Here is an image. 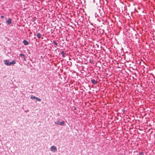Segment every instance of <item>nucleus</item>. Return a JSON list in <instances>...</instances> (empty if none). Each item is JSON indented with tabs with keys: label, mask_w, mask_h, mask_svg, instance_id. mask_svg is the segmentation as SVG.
<instances>
[{
	"label": "nucleus",
	"mask_w": 155,
	"mask_h": 155,
	"mask_svg": "<svg viewBox=\"0 0 155 155\" xmlns=\"http://www.w3.org/2000/svg\"><path fill=\"white\" fill-rule=\"evenodd\" d=\"M50 150L51 151L55 152L57 151V149L55 146H53L50 148Z\"/></svg>",
	"instance_id": "obj_1"
},
{
	"label": "nucleus",
	"mask_w": 155,
	"mask_h": 155,
	"mask_svg": "<svg viewBox=\"0 0 155 155\" xmlns=\"http://www.w3.org/2000/svg\"><path fill=\"white\" fill-rule=\"evenodd\" d=\"M5 64L7 66H9V61L7 60H4V61Z\"/></svg>",
	"instance_id": "obj_2"
},
{
	"label": "nucleus",
	"mask_w": 155,
	"mask_h": 155,
	"mask_svg": "<svg viewBox=\"0 0 155 155\" xmlns=\"http://www.w3.org/2000/svg\"><path fill=\"white\" fill-rule=\"evenodd\" d=\"M16 64V62L15 60H13L12 62H9V66H10L11 65H14Z\"/></svg>",
	"instance_id": "obj_3"
},
{
	"label": "nucleus",
	"mask_w": 155,
	"mask_h": 155,
	"mask_svg": "<svg viewBox=\"0 0 155 155\" xmlns=\"http://www.w3.org/2000/svg\"><path fill=\"white\" fill-rule=\"evenodd\" d=\"M23 43L25 45H28L29 44V43L26 40H24Z\"/></svg>",
	"instance_id": "obj_4"
},
{
	"label": "nucleus",
	"mask_w": 155,
	"mask_h": 155,
	"mask_svg": "<svg viewBox=\"0 0 155 155\" xmlns=\"http://www.w3.org/2000/svg\"><path fill=\"white\" fill-rule=\"evenodd\" d=\"M11 19L10 18H9L7 21H6V22L8 24H10L11 23Z\"/></svg>",
	"instance_id": "obj_5"
},
{
	"label": "nucleus",
	"mask_w": 155,
	"mask_h": 155,
	"mask_svg": "<svg viewBox=\"0 0 155 155\" xmlns=\"http://www.w3.org/2000/svg\"><path fill=\"white\" fill-rule=\"evenodd\" d=\"M91 82L92 83L94 84H96L97 83V81L94 79L91 80Z\"/></svg>",
	"instance_id": "obj_6"
},
{
	"label": "nucleus",
	"mask_w": 155,
	"mask_h": 155,
	"mask_svg": "<svg viewBox=\"0 0 155 155\" xmlns=\"http://www.w3.org/2000/svg\"><path fill=\"white\" fill-rule=\"evenodd\" d=\"M61 54L63 57H64L65 56V55L66 54V53L64 51H61Z\"/></svg>",
	"instance_id": "obj_7"
},
{
	"label": "nucleus",
	"mask_w": 155,
	"mask_h": 155,
	"mask_svg": "<svg viewBox=\"0 0 155 155\" xmlns=\"http://www.w3.org/2000/svg\"><path fill=\"white\" fill-rule=\"evenodd\" d=\"M41 36L42 35L40 33H38L37 35V36L38 38H40Z\"/></svg>",
	"instance_id": "obj_8"
},
{
	"label": "nucleus",
	"mask_w": 155,
	"mask_h": 155,
	"mask_svg": "<svg viewBox=\"0 0 155 155\" xmlns=\"http://www.w3.org/2000/svg\"><path fill=\"white\" fill-rule=\"evenodd\" d=\"M55 123L56 124H58V125L60 124V122L59 121H58V120L56 121L55 122Z\"/></svg>",
	"instance_id": "obj_9"
},
{
	"label": "nucleus",
	"mask_w": 155,
	"mask_h": 155,
	"mask_svg": "<svg viewBox=\"0 0 155 155\" xmlns=\"http://www.w3.org/2000/svg\"><path fill=\"white\" fill-rule=\"evenodd\" d=\"M36 99L39 102H41V99L39 98H38L37 97H36Z\"/></svg>",
	"instance_id": "obj_10"
},
{
	"label": "nucleus",
	"mask_w": 155,
	"mask_h": 155,
	"mask_svg": "<svg viewBox=\"0 0 155 155\" xmlns=\"http://www.w3.org/2000/svg\"><path fill=\"white\" fill-rule=\"evenodd\" d=\"M31 98L32 100L36 99V97L34 96H31L30 97Z\"/></svg>",
	"instance_id": "obj_11"
},
{
	"label": "nucleus",
	"mask_w": 155,
	"mask_h": 155,
	"mask_svg": "<svg viewBox=\"0 0 155 155\" xmlns=\"http://www.w3.org/2000/svg\"><path fill=\"white\" fill-rule=\"evenodd\" d=\"M64 123H65L64 122V121H63L62 122H61V123L60 122V124L61 125H63L64 124Z\"/></svg>",
	"instance_id": "obj_12"
},
{
	"label": "nucleus",
	"mask_w": 155,
	"mask_h": 155,
	"mask_svg": "<svg viewBox=\"0 0 155 155\" xmlns=\"http://www.w3.org/2000/svg\"><path fill=\"white\" fill-rule=\"evenodd\" d=\"M53 42L55 45V47L58 45V43L55 41H53Z\"/></svg>",
	"instance_id": "obj_13"
},
{
	"label": "nucleus",
	"mask_w": 155,
	"mask_h": 155,
	"mask_svg": "<svg viewBox=\"0 0 155 155\" xmlns=\"http://www.w3.org/2000/svg\"><path fill=\"white\" fill-rule=\"evenodd\" d=\"M20 55L21 56H23L24 58H25V55L24 54H20Z\"/></svg>",
	"instance_id": "obj_14"
},
{
	"label": "nucleus",
	"mask_w": 155,
	"mask_h": 155,
	"mask_svg": "<svg viewBox=\"0 0 155 155\" xmlns=\"http://www.w3.org/2000/svg\"><path fill=\"white\" fill-rule=\"evenodd\" d=\"M139 155H143V152H140L139 153Z\"/></svg>",
	"instance_id": "obj_15"
},
{
	"label": "nucleus",
	"mask_w": 155,
	"mask_h": 155,
	"mask_svg": "<svg viewBox=\"0 0 155 155\" xmlns=\"http://www.w3.org/2000/svg\"><path fill=\"white\" fill-rule=\"evenodd\" d=\"M1 17L2 18H4V16H3V15H1Z\"/></svg>",
	"instance_id": "obj_16"
}]
</instances>
